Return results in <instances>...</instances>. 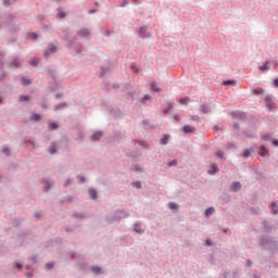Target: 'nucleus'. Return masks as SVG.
<instances>
[{"mask_svg": "<svg viewBox=\"0 0 278 278\" xmlns=\"http://www.w3.org/2000/svg\"><path fill=\"white\" fill-rule=\"evenodd\" d=\"M58 51V45L55 42L49 43V48L43 51L45 58H49V53H55Z\"/></svg>", "mask_w": 278, "mask_h": 278, "instance_id": "f257e3e1", "label": "nucleus"}, {"mask_svg": "<svg viewBox=\"0 0 278 278\" xmlns=\"http://www.w3.org/2000/svg\"><path fill=\"white\" fill-rule=\"evenodd\" d=\"M241 188H242V185L239 181H235L230 186L231 192H238V190H241Z\"/></svg>", "mask_w": 278, "mask_h": 278, "instance_id": "f03ea898", "label": "nucleus"}, {"mask_svg": "<svg viewBox=\"0 0 278 278\" xmlns=\"http://www.w3.org/2000/svg\"><path fill=\"white\" fill-rule=\"evenodd\" d=\"M78 36L81 38H88L90 36V31L86 28L78 30Z\"/></svg>", "mask_w": 278, "mask_h": 278, "instance_id": "7ed1b4c3", "label": "nucleus"}, {"mask_svg": "<svg viewBox=\"0 0 278 278\" xmlns=\"http://www.w3.org/2000/svg\"><path fill=\"white\" fill-rule=\"evenodd\" d=\"M216 173H218V165H217L216 163H213V164L211 165V169L208 170V174H210V175H214V174H216Z\"/></svg>", "mask_w": 278, "mask_h": 278, "instance_id": "20e7f679", "label": "nucleus"}, {"mask_svg": "<svg viewBox=\"0 0 278 278\" xmlns=\"http://www.w3.org/2000/svg\"><path fill=\"white\" fill-rule=\"evenodd\" d=\"M200 112H202V114H210V105L207 104H202L200 106Z\"/></svg>", "mask_w": 278, "mask_h": 278, "instance_id": "39448f33", "label": "nucleus"}, {"mask_svg": "<svg viewBox=\"0 0 278 278\" xmlns=\"http://www.w3.org/2000/svg\"><path fill=\"white\" fill-rule=\"evenodd\" d=\"M103 136V134H101L100 131L93 134L90 139L94 142L97 140H101V137Z\"/></svg>", "mask_w": 278, "mask_h": 278, "instance_id": "423d86ee", "label": "nucleus"}, {"mask_svg": "<svg viewBox=\"0 0 278 278\" xmlns=\"http://www.w3.org/2000/svg\"><path fill=\"white\" fill-rule=\"evenodd\" d=\"M50 155H55V142H52L50 148L48 149Z\"/></svg>", "mask_w": 278, "mask_h": 278, "instance_id": "0eeeda50", "label": "nucleus"}, {"mask_svg": "<svg viewBox=\"0 0 278 278\" xmlns=\"http://www.w3.org/2000/svg\"><path fill=\"white\" fill-rule=\"evenodd\" d=\"M268 64L270 63L266 61L264 65L260 66V71H270V66Z\"/></svg>", "mask_w": 278, "mask_h": 278, "instance_id": "6e6552de", "label": "nucleus"}, {"mask_svg": "<svg viewBox=\"0 0 278 278\" xmlns=\"http://www.w3.org/2000/svg\"><path fill=\"white\" fill-rule=\"evenodd\" d=\"M89 195H90V198H91L93 201H96V199H97V190H94V189H89Z\"/></svg>", "mask_w": 278, "mask_h": 278, "instance_id": "1a4fd4ad", "label": "nucleus"}, {"mask_svg": "<svg viewBox=\"0 0 278 278\" xmlns=\"http://www.w3.org/2000/svg\"><path fill=\"white\" fill-rule=\"evenodd\" d=\"M214 212H216V210L214 207H208L205 211V216H212V214H214Z\"/></svg>", "mask_w": 278, "mask_h": 278, "instance_id": "9d476101", "label": "nucleus"}, {"mask_svg": "<svg viewBox=\"0 0 278 278\" xmlns=\"http://www.w3.org/2000/svg\"><path fill=\"white\" fill-rule=\"evenodd\" d=\"M185 134H192V131H194V128L190 127V126H185L184 128Z\"/></svg>", "mask_w": 278, "mask_h": 278, "instance_id": "9b49d317", "label": "nucleus"}, {"mask_svg": "<svg viewBox=\"0 0 278 278\" xmlns=\"http://www.w3.org/2000/svg\"><path fill=\"white\" fill-rule=\"evenodd\" d=\"M22 84L23 86H29V84H31V80H29V78L22 77Z\"/></svg>", "mask_w": 278, "mask_h": 278, "instance_id": "f8f14e48", "label": "nucleus"}, {"mask_svg": "<svg viewBox=\"0 0 278 278\" xmlns=\"http://www.w3.org/2000/svg\"><path fill=\"white\" fill-rule=\"evenodd\" d=\"M151 90H153L154 92H160V88H157V84L151 83Z\"/></svg>", "mask_w": 278, "mask_h": 278, "instance_id": "ddd939ff", "label": "nucleus"}, {"mask_svg": "<svg viewBox=\"0 0 278 278\" xmlns=\"http://www.w3.org/2000/svg\"><path fill=\"white\" fill-rule=\"evenodd\" d=\"M188 100H189L188 97L187 98H180V100H179L180 105H188Z\"/></svg>", "mask_w": 278, "mask_h": 278, "instance_id": "4468645a", "label": "nucleus"}, {"mask_svg": "<svg viewBox=\"0 0 278 278\" xmlns=\"http://www.w3.org/2000/svg\"><path fill=\"white\" fill-rule=\"evenodd\" d=\"M168 207H169V210H178L179 205H177V203H175V202H170L168 204Z\"/></svg>", "mask_w": 278, "mask_h": 278, "instance_id": "2eb2a0df", "label": "nucleus"}, {"mask_svg": "<svg viewBox=\"0 0 278 278\" xmlns=\"http://www.w3.org/2000/svg\"><path fill=\"white\" fill-rule=\"evenodd\" d=\"M139 34H140V36L147 37V27H141L139 29Z\"/></svg>", "mask_w": 278, "mask_h": 278, "instance_id": "dca6fc26", "label": "nucleus"}, {"mask_svg": "<svg viewBox=\"0 0 278 278\" xmlns=\"http://www.w3.org/2000/svg\"><path fill=\"white\" fill-rule=\"evenodd\" d=\"M173 108H175V103L170 102V103L168 104V108L164 110V114H168V111H169V110H173Z\"/></svg>", "mask_w": 278, "mask_h": 278, "instance_id": "f3484780", "label": "nucleus"}, {"mask_svg": "<svg viewBox=\"0 0 278 278\" xmlns=\"http://www.w3.org/2000/svg\"><path fill=\"white\" fill-rule=\"evenodd\" d=\"M224 86H236V80H226L224 81Z\"/></svg>", "mask_w": 278, "mask_h": 278, "instance_id": "a211bd4d", "label": "nucleus"}, {"mask_svg": "<svg viewBox=\"0 0 278 278\" xmlns=\"http://www.w3.org/2000/svg\"><path fill=\"white\" fill-rule=\"evenodd\" d=\"M30 121H35V122L40 121V114H33L30 117Z\"/></svg>", "mask_w": 278, "mask_h": 278, "instance_id": "6ab92c4d", "label": "nucleus"}, {"mask_svg": "<svg viewBox=\"0 0 278 278\" xmlns=\"http://www.w3.org/2000/svg\"><path fill=\"white\" fill-rule=\"evenodd\" d=\"M161 144H168V136H164L162 139H161Z\"/></svg>", "mask_w": 278, "mask_h": 278, "instance_id": "aec40b11", "label": "nucleus"}, {"mask_svg": "<svg viewBox=\"0 0 278 278\" xmlns=\"http://www.w3.org/2000/svg\"><path fill=\"white\" fill-rule=\"evenodd\" d=\"M243 157L247 160L248 157H251V150H245L243 152Z\"/></svg>", "mask_w": 278, "mask_h": 278, "instance_id": "412c9836", "label": "nucleus"}, {"mask_svg": "<svg viewBox=\"0 0 278 278\" xmlns=\"http://www.w3.org/2000/svg\"><path fill=\"white\" fill-rule=\"evenodd\" d=\"M135 231L137 233H144V230H142V228H140V226H138V225L135 226Z\"/></svg>", "mask_w": 278, "mask_h": 278, "instance_id": "4be33fe9", "label": "nucleus"}, {"mask_svg": "<svg viewBox=\"0 0 278 278\" xmlns=\"http://www.w3.org/2000/svg\"><path fill=\"white\" fill-rule=\"evenodd\" d=\"M266 153H268V151H266V148L263 146L261 147V151H260V155H266Z\"/></svg>", "mask_w": 278, "mask_h": 278, "instance_id": "5701e85b", "label": "nucleus"}, {"mask_svg": "<svg viewBox=\"0 0 278 278\" xmlns=\"http://www.w3.org/2000/svg\"><path fill=\"white\" fill-rule=\"evenodd\" d=\"M18 101H29V96H20Z\"/></svg>", "mask_w": 278, "mask_h": 278, "instance_id": "b1692460", "label": "nucleus"}, {"mask_svg": "<svg viewBox=\"0 0 278 278\" xmlns=\"http://www.w3.org/2000/svg\"><path fill=\"white\" fill-rule=\"evenodd\" d=\"M132 186H134V188H142V182H140V181H135V182L132 184Z\"/></svg>", "mask_w": 278, "mask_h": 278, "instance_id": "393cba45", "label": "nucleus"}, {"mask_svg": "<svg viewBox=\"0 0 278 278\" xmlns=\"http://www.w3.org/2000/svg\"><path fill=\"white\" fill-rule=\"evenodd\" d=\"M91 270H92V273H96V275H99V273H101L100 267H92Z\"/></svg>", "mask_w": 278, "mask_h": 278, "instance_id": "a878e982", "label": "nucleus"}, {"mask_svg": "<svg viewBox=\"0 0 278 278\" xmlns=\"http://www.w3.org/2000/svg\"><path fill=\"white\" fill-rule=\"evenodd\" d=\"M30 66H36L38 64V59H33L29 62Z\"/></svg>", "mask_w": 278, "mask_h": 278, "instance_id": "bb28decb", "label": "nucleus"}, {"mask_svg": "<svg viewBox=\"0 0 278 278\" xmlns=\"http://www.w3.org/2000/svg\"><path fill=\"white\" fill-rule=\"evenodd\" d=\"M271 211L274 214H277V203L271 204Z\"/></svg>", "mask_w": 278, "mask_h": 278, "instance_id": "cd10ccee", "label": "nucleus"}, {"mask_svg": "<svg viewBox=\"0 0 278 278\" xmlns=\"http://www.w3.org/2000/svg\"><path fill=\"white\" fill-rule=\"evenodd\" d=\"M216 156H217V157L225 159V155H224L223 151H217V152H216Z\"/></svg>", "mask_w": 278, "mask_h": 278, "instance_id": "c85d7f7f", "label": "nucleus"}, {"mask_svg": "<svg viewBox=\"0 0 278 278\" xmlns=\"http://www.w3.org/2000/svg\"><path fill=\"white\" fill-rule=\"evenodd\" d=\"M51 268H53V263L46 264V269L47 270H51Z\"/></svg>", "mask_w": 278, "mask_h": 278, "instance_id": "c756f323", "label": "nucleus"}, {"mask_svg": "<svg viewBox=\"0 0 278 278\" xmlns=\"http://www.w3.org/2000/svg\"><path fill=\"white\" fill-rule=\"evenodd\" d=\"M58 16H59V18H64L66 16V13L61 11L58 13Z\"/></svg>", "mask_w": 278, "mask_h": 278, "instance_id": "7c9ffc66", "label": "nucleus"}, {"mask_svg": "<svg viewBox=\"0 0 278 278\" xmlns=\"http://www.w3.org/2000/svg\"><path fill=\"white\" fill-rule=\"evenodd\" d=\"M30 38H33V40H37L38 39V34L31 33Z\"/></svg>", "mask_w": 278, "mask_h": 278, "instance_id": "2f4dec72", "label": "nucleus"}, {"mask_svg": "<svg viewBox=\"0 0 278 278\" xmlns=\"http://www.w3.org/2000/svg\"><path fill=\"white\" fill-rule=\"evenodd\" d=\"M49 127H50V129H58V124L51 123V124L49 125Z\"/></svg>", "mask_w": 278, "mask_h": 278, "instance_id": "473e14b6", "label": "nucleus"}, {"mask_svg": "<svg viewBox=\"0 0 278 278\" xmlns=\"http://www.w3.org/2000/svg\"><path fill=\"white\" fill-rule=\"evenodd\" d=\"M2 153H5V155H10V150L8 148H3Z\"/></svg>", "mask_w": 278, "mask_h": 278, "instance_id": "72a5a7b5", "label": "nucleus"}, {"mask_svg": "<svg viewBox=\"0 0 278 278\" xmlns=\"http://www.w3.org/2000/svg\"><path fill=\"white\" fill-rule=\"evenodd\" d=\"M10 3H12V1H10V0H3V5H10Z\"/></svg>", "mask_w": 278, "mask_h": 278, "instance_id": "f704fd0d", "label": "nucleus"}, {"mask_svg": "<svg viewBox=\"0 0 278 278\" xmlns=\"http://www.w3.org/2000/svg\"><path fill=\"white\" fill-rule=\"evenodd\" d=\"M78 179H79L80 184H84V181H86V179L83 176H78Z\"/></svg>", "mask_w": 278, "mask_h": 278, "instance_id": "c9c22d12", "label": "nucleus"}, {"mask_svg": "<svg viewBox=\"0 0 278 278\" xmlns=\"http://www.w3.org/2000/svg\"><path fill=\"white\" fill-rule=\"evenodd\" d=\"M149 99H151V96L147 94L144 96L143 101H149Z\"/></svg>", "mask_w": 278, "mask_h": 278, "instance_id": "e433bc0d", "label": "nucleus"}, {"mask_svg": "<svg viewBox=\"0 0 278 278\" xmlns=\"http://www.w3.org/2000/svg\"><path fill=\"white\" fill-rule=\"evenodd\" d=\"M206 245H207V247H212V240L207 239V240H206Z\"/></svg>", "mask_w": 278, "mask_h": 278, "instance_id": "4c0bfd02", "label": "nucleus"}, {"mask_svg": "<svg viewBox=\"0 0 278 278\" xmlns=\"http://www.w3.org/2000/svg\"><path fill=\"white\" fill-rule=\"evenodd\" d=\"M254 92H255V94H260V92H263V90L262 89H255Z\"/></svg>", "mask_w": 278, "mask_h": 278, "instance_id": "58836bf2", "label": "nucleus"}, {"mask_svg": "<svg viewBox=\"0 0 278 278\" xmlns=\"http://www.w3.org/2000/svg\"><path fill=\"white\" fill-rule=\"evenodd\" d=\"M174 118H175V121H181V116H179V115H175Z\"/></svg>", "mask_w": 278, "mask_h": 278, "instance_id": "ea45409f", "label": "nucleus"}, {"mask_svg": "<svg viewBox=\"0 0 278 278\" xmlns=\"http://www.w3.org/2000/svg\"><path fill=\"white\" fill-rule=\"evenodd\" d=\"M177 165V161H173L169 163V166H176Z\"/></svg>", "mask_w": 278, "mask_h": 278, "instance_id": "a19ab883", "label": "nucleus"}, {"mask_svg": "<svg viewBox=\"0 0 278 278\" xmlns=\"http://www.w3.org/2000/svg\"><path fill=\"white\" fill-rule=\"evenodd\" d=\"M273 144H274L275 147H278V140H274V141H273Z\"/></svg>", "mask_w": 278, "mask_h": 278, "instance_id": "79ce46f5", "label": "nucleus"}, {"mask_svg": "<svg viewBox=\"0 0 278 278\" xmlns=\"http://www.w3.org/2000/svg\"><path fill=\"white\" fill-rule=\"evenodd\" d=\"M16 267L18 268V270H21V268H23V265L16 264Z\"/></svg>", "mask_w": 278, "mask_h": 278, "instance_id": "37998d69", "label": "nucleus"}, {"mask_svg": "<svg viewBox=\"0 0 278 278\" xmlns=\"http://www.w3.org/2000/svg\"><path fill=\"white\" fill-rule=\"evenodd\" d=\"M14 66H18V61L13 62Z\"/></svg>", "mask_w": 278, "mask_h": 278, "instance_id": "c03bdc74", "label": "nucleus"}, {"mask_svg": "<svg viewBox=\"0 0 278 278\" xmlns=\"http://www.w3.org/2000/svg\"><path fill=\"white\" fill-rule=\"evenodd\" d=\"M274 84H275V86H277V88H278V79H276V80L274 81Z\"/></svg>", "mask_w": 278, "mask_h": 278, "instance_id": "a18cd8bd", "label": "nucleus"}, {"mask_svg": "<svg viewBox=\"0 0 278 278\" xmlns=\"http://www.w3.org/2000/svg\"><path fill=\"white\" fill-rule=\"evenodd\" d=\"M268 138H269L268 135L263 137L264 140H268Z\"/></svg>", "mask_w": 278, "mask_h": 278, "instance_id": "49530a36", "label": "nucleus"}, {"mask_svg": "<svg viewBox=\"0 0 278 278\" xmlns=\"http://www.w3.org/2000/svg\"><path fill=\"white\" fill-rule=\"evenodd\" d=\"M36 218H40V214L36 213L35 214Z\"/></svg>", "mask_w": 278, "mask_h": 278, "instance_id": "de8ad7c7", "label": "nucleus"}, {"mask_svg": "<svg viewBox=\"0 0 278 278\" xmlns=\"http://www.w3.org/2000/svg\"><path fill=\"white\" fill-rule=\"evenodd\" d=\"M0 103H3V99L0 98Z\"/></svg>", "mask_w": 278, "mask_h": 278, "instance_id": "09e8293b", "label": "nucleus"}, {"mask_svg": "<svg viewBox=\"0 0 278 278\" xmlns=\"http://www.w3.org/2000/svg\"><path fill=\"white\" fill-rule=\"evenodd\" d=\"M248 266H251V262H248Z\"/></svg>", "mask_w": 278, "mask_h": 278, "instance_id": "8fccbe9b", "label": "nucleus"}, {"mask_svg": "<svg viewBox=\"0 0 278 278\" xmlns=\"http://www.w3.org/2000/svg\"><path fill=\"white\" fill-rule=\"evenodd\" d=\"M140 144H144V141H141Z\"/></svg>", "mask_w": 278, "mask_h": 278, "instance_id": "3c124183", "label": "nucleus"}, {"mask_svg": "<svg viewBox=\"0 0 278 278\" xmlns=\"http://www.w3.org/2000/svg\"><path fill=\"white\" fill-rule=\"evenodd\" d=\"M31 146H33V149H34V147H35L34 142H31Z\"/></svg>", "mask_w": 278, "mask_h": 278, "instance_id": "603ef678", "label": "nucleus"}, {"mask_svg": "<svg viewBox=\"0 0 278 278\" xmlns=\"http://www.w3.org/2000/svg\"><path fill=\"white\" fill-rule=\"evenodd\" d=\"M132 1H135V3H136V2H138L139 0H132Z\"/></svg>", "mask_w": 278, "mask_h": 278, "instance_id": "864d4df0", "label": "nucleus"}, {"mask_svg": "<svg viewBox=\"0 0 278 278\" xmlns=\"http://www.w3.org/2000/svg\"><path fill=\"white\" fill-rule=\"evenodd\" d=\"M60 106H56L55 110H58Z\"/></svg>", "mask_w": 278, "mask_h": 278, "instance_id": "5fc2aeb1", "label": "nucleus"}]
</instances>
